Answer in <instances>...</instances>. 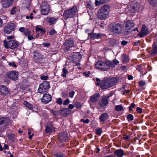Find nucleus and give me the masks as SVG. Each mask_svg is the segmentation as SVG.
<instances>
[{"instance_id":"1","label":"nucleus","mask_w":157,"mask_h":157,"mask_svg":"<svg viewBox=\"0 0 157 157\" xmlns=\"http://www.w3.org/2000/svg\"><path fill=\"white\" fill-rule=\"evenodd\" d=\"M110 10L109 5H104L98 10L97 14V17L101 20H105L109 15Z\"/></svg>"},{"instance_id":"2","label":"nucleus","mask_w":157,"mask_h":157,"mask_svg":"<svg viewBox=\"0 0 157 157\" xmlns=\"http://www.w3.org/2000/svg\"><path fill=\"white\" fill-rule=\"evenodd\" d=\"M109 31L113 35L117 36L121 34L122 31L121 24L116 22L110 23L109 26Z\"/></svg>"},{"instance_id":"3","label":"nucleus","mask_w":157,"mask_h":157,"mask_svg":"<svg viewBox=\"0 0 157 157\" xmlns=\"http://www.w3.org/2000/svg\"><path fill=\"white\" fill-rule=\"evenodd\" d=\"M119 80L117 78H107L105 80L101 81V88L105 90L110 88L118 82Z\"/></svg>"},{"instance_id":"4","label":"nucleus","mask_w":157,"mask_h":157,"mask_svg":"<svg viewBox=\"0 0 157 157\" xmlns=\"http://www.w3.org/2000/svg\"><path fill=\"white\" fill-rule=\"evenodd\" d=\"M95 67L97 69L101 71H106L110 68L108 60L104 61H98L95 64Z\"/></svg>"},{"instance_id":"5","label":"nucleus","mask_w":157,"mask_h":157,"mask_svg":"<svg viewBox=\"0 0 157 157\" xmlns=\"http://www.w3.org/2000/svg\"><path fill=\"white\" fill-rule=\"evenodd\" d=\"M4 43L5 48L12 49L17 48L19 44L18 42L14 40H11L8 42H6V40H4Z\"/></svg>"},{"instance_id":"6","label":"nucleus","mask_w":157,"mask_h":157,"mask_svg":"<svg viewBox=\"0 0 157 157\" xmlns=\"http://www.w3.org/2000/svg\"><path fill=\"white\" fill-rule=\"evenodd\" d=\"M81 59V55L78 52H73L71 54V55L69 56L70 62L76 63L80 62Z\"/></svg>"},{"instance_id":"7","label":"nucleus","mask_w":157,"mask_h":157,"mask_svg":"<svg viewBox=\"0 0 157 157\" xmlns=\"http://www.w3.org/2000/svg\"><path fill=\"white\" fill-rule=\"evenodd\" d=\"M40 9L41 12L43 15H47L50 11L49 6L45 2H42L40 7Z\"/></svg>"},{"instance_id":"8","label":"nucleus","mask_w":157,"mask_h":157,"mask_svg":"<svg viewBox=\"0 0 157 157\" xmlns=\"http://www.w3.org/2000/svg\"><path fill=\"white\" fill-rule=\"evenodd\" d=\"M149 33V32L147 26L144 24L142 25L141 30L137 36L140 38H143L148 35Z\"/></svg>"},{"instance_id":"9","label":"nucleus","mask_w":157,"mask_h":157,"mask_svg":"<svg viewBox=\"0 0 157 157\" xmlns=\"http://www.w3.org/2000/svg\"><path fill=\"white\" fill-rule=\"evenodd\" d=\"M148 52L150 56L154 57L157 55V41L153 42L151 49Z\"/></svg>"},{"instance_id":"10","label":"nucleus","mask_w":157,"mask_h":157,"mask_svg":"<svg viewBox=\"0 0 157 157\" xmlns=\"http://www.w3.org/2000/svg\"><path fill=\"white\" fill-rule=\"evenodd\" d=\"M88 38L93 40L98 39L102 36V34L100 33H94V29L93 30V32L88 33Z\"/></svg>"},{"instance_id":"11","label":"nucleus","mask_w":157,"mask_h":157,"mask_svg":"<svg viewBox=\"0 0 157 157\" xmlns=\"http://www.w3.org/2000/svg\"><path fill=\"white\" fill-rule=\"evenodd\" d=\"M15 25L14 23H11L8 24L4 28V32L7 34H10L14 30Z\"/></svg>"},{"instance_id":"12","label":"nucleus","mask_w":157,"mask_h":157,"mask_svg":"<svg viewBox=\"0 0 157 157\" xmlns=\"http://www.w3.org/2000/svg\"><path fill=\"white\" fill-rule=\"evenodd\" d=\"M9 90L7 87L4 85L0 86V94L2 96H7L9 94Z\"/></svg>"},{"instance_id":"13","label":"nucleus","mask_w":157,"mask_h":157,"mask_svg":"<svg viewBox=\"0 0 157 157\" xmlns=\"http://www.w3.org/2000/svg\"><path fill=\"white\" fill-rule=\"evenodd\" d=\"M7 75L9 78L14 81L17 79L18 75V73L14 71L8 72Z\"/></svg>"},{"instance_id":"14","label":"nucleus","mask_w":157,"mask_h":157,"mask_svg":"<svg viewBox=\"0 0 157 157\" xmlns=\"http://www.w3.org/2000/svg\"><path fill=\"white\" fill-rule=\"evenodd\" d=\"M109 100L108 98L103 96L102 98L99 100L98 104L100 107H104L107 106Z\"/></svg>"},{"instance_id":"15","label":"nucleus","mask_w":157,"mask_h":157,"mask_svg":"<svg viewBox=\"0 0 157 157\" xmlns=\"http://www.w3.org/2000/svg\"><path fill=\"white\" fill-rule=\"evenodd\" d=\"M51 96L49 94H45L43 96L41 99V101L42 103L47 104L51 101Z\"/></svg>"},{"instance_id":"16","label":"nucleus","mask_w":157,"mask_h":157,"mask_svg":"<svg viewBox=\"0 0 157 157\" xmlns=\"http://www.w3.org/2000/svg\"><path fill=\"white\" fill-rule=\"evenodd\" d=\"M100 95L99 93H96L93 94L90 98V101L92 102H96L99 99Z\"/></svg>"},{"instance_id":"17","label":"nucleus","mask_w":157,"mask_h":157,"mask_svg":"<svg viewBox=\"0 0 157 157\" xmlns=\"http://www.w3.org/2000/svg\"><path fill=\"white\" fill-rule=\"evenodd\" d=\"M13 0H2V4L4 8L9 7L13 3Z\"/></svg>"},{"instance_id":"18","label":"nucleus","mask_w":157,"mask_h":157,"mask_svg":"<svg viewBox=\"0 0 157 157\" xmlns=\"http://www.w3.org/2000/svg\"><path fill=\"white\" fill-rule=\"evenodd\" d=\"M109 118L108 114L106 113H104L99 116V119L100 122H104Z\"/></svg>"},{"instance_id":"19","label":"nucleus","mask_w":157,"mask_h":157,"mask_svg":"<svg viewBox=\"0 0 157 157\" xmlns=\"http://www.w3.org/2000/svg\"><path fill=\"white\" fill-rule=\"evenodd\" d=\"M114 154L117 157H122L124 155V152L122 149H119L114 151Z\"/></svg>"},{"instance_id":"20","label":"nucleus","mask_w":157,"mask_h":157,"mask_svg":"<svg viewBox=\"0 0 157 157\" xmlns=\"http://www.w3.org/2000/svg\"><path fill=\"white\" fill-rule=\"evenodd\" d=\"M125 27L129 29H132L135 26V24L131 20H128L124 23Z\"/></svg>"},{"instance_id":"21","label":"nucleus","mask_w":157,"mask_h":157,"mask_svg":"<svg viewBox=\"0 0 157 157\" xmlns=\"http://www.w3.org/2000/svg\"><path fill=\"white\" fill-rule=\"evenodd\" d=\"M77 8L76 6H74L70 9L69 8V18L74 17L76 13Z\"/></svg>"},{"instance_id":"22","label":"nucleus","mask_w":157,"mask_h":157,"mask_svg":"<svg viewBox=\"0 0 157 157\" xmlns=\"http://www.w3.org/2000/svg\"><path fill=\"white\" fill-rule=\"evenodd\" d=\"M57 17H47L46 19L50 25H53L56 23L58 20Z\"/></svg>"},{"instance_id":"23","label":"nucleus","mask_w":157,"mask_h":157,"mask_svg":"<svg viewBox=\"0 0 157 157\" xmlns=\"http://www.w3.org/2000/svg\"><path fill=\"white\" fill-rule=\"evenodd\" d=\"M67 135L65 133H62L59 135V140L62 142L65 141L67 139Z\"/></svg>"},{"instance_id":"24","label":"nucleus","mask_w":157,"mask_h":157,"mask_svg":"<svg viewBox=\"0 0 157 157\" xmlns=\"http://www.w3.org/2000/svg\"><path fill=\"white\" fill-rule=\"evenodd\" d=\"M109 66L110 68L112 69L114 68L116 66L118 65L119 63V61L116 59H114L112 61L109 60Z\"/></svg>"},{"instance_id":"25","label":"nucleus","mask_w":157,"mask_h":157,"mask_svg":"<svg viewBox=\"0 0 157 157\" xmlns=\"http://www.w3.org/2000/svg\"><path fill=\"white\" fill-rule=\"evenodd\" d=\"M121 58L122 62L127 63L129 61V57L126 54H123L121 56Z\"/></svg>"},{"instance_id":"26","label":"nucleus","mask_w":157,"mask_h":157,"mask_svg":"<svg viewBox=\"0 0 157 157\" xmlns=\"http://www.w3.org/2000/svg\"><path fill=\"white\" fill-rule=\"evenodd\" d=\"M10 123L9 119L6 117L0 118V124H7Z\"/></svg>"},{"instance_id":"27","label":"nucleus","mask_w":157,"mask_h":157,"mask_svg":"<svg viewBox=\"0 0 157 157\" xmlns=\"http://www.w3.org/2000/svg\"><path fill=\"white\" fill-rule=\"evenodd\" d=\"M35 30L36 33H39L43 35L44 34L46 31L44 28H42L39 25L36 26Z\"/></svg>"},{"instance_id":"28","label":"nucleus","mask_w":157,"mask_h":157,"mask_svg":"<svg viewBox=\"0 0 157 157\" xmlns=\"http://www.w3.org/2000/svg\"><path fill=\"white\" fill-rule=\"evenodd\" d=\"M40 86H41L44 89L47 91L48 89L50 88L49 83L48 82L44 81L41 84Z\"/></svg>"},{"instance_id":"29","label":"nucleus","mask_w":157,"mask_h":157,"mask_svg":"<svg viewBox=\"0 0 157 157\" xmlns=\"http://www.w3.org/2000/svg\"><path fill=\"white\" fill-rule=\"evenodd\" d=\"M61 114L64 116H67L69 114V109L67 108H64L60 110Z\"/></svg>"},{"instance_id":"30","label":"nucleus","mask_w":157,"mask_h":157,"mask_svg":"<svg viewBox=\"0 0 157 157\" xmlns=\"http://www.w3.org/2000/svg\"><path fill=\"white\" fill-rule=\"evenodd\" d=\"M24 105L29 110H32L33 109V106L29 103L25 101L23 102Z\"/></svg>"},{"instance_id":"31","label":"nucleus","mask_w":157,"mask_h":157,"mask_svg":"<svg viewBox=\"0 0 157 157\" xmlns=\"http://www.w3.org/2000/svg\"><path fill=\"white\" fill-rule=\"evenodd\" d=\"M150 5L153 8L156 6L157 5V0H148Z\"/></svg>"},{"instance_id":"32","label":"nucleus","mask_w":157,"mask_h":157,"mask_svg":"<svg viewBox=\"0 0 157 157\" xmlns=\"http://www.w3.org/2000/svg\"><path fill=\"white\" fill-rule=\"evenodd\" d=\"M140 5L139 3L136 1H133L132 2V7L134 6L135 8L138 9L140 7Z\"/></svg>"},{"instance_id":"33","label":"nucleus","mask_w":157,"mask_h":157,"mask_svg":"<svg viewBox=\"0 0 157 157\" xmlns=\"http://www.w3.org/2000/svg\"><path fill=\"white\" fill-rule=\"evenodd\" d=\"M114 109L117 111L119 112L123 110L124 108L121 105H117L115 107Z\"/></svg>"},{"instance_id":"34","label":"nucleus","mask_w":157,"mask_h":157,"mask_svg":"<svg viewBox=\"0 0 157 157\" xmlns=\"http://www.w3.org/2000/svg\"><path fill=\"white\" fill-rule=\"evenodd\" d=\"M38 91L39 93L41 94L46 93L47 92V91L44 89L43 87H42L41 86H40L38 90Z\"/></svg>"},{"instance_id":"35","label":"nucleus","mask_w":157,"mask_h":157,"mask_svg":"<svg viewBox=\"0 0 157 157\" xmlns=\"http://www.w3.org/2000/svg\"><path fill=\"white\" fill-rule=\"evenodd\" d=\"M63 16L64 18L67 20L69 17V10H65L63 14Z\"/></svg>"},{"instance_id":"36","label":"nucleus","mask_w":157,"mask_h":157,"mask_svg":"<svg viewBox=\"0 0 157 157\" xmlns=\"http://www.w3.org/2000/svg\"><path fill=\"white\" fill-rule=\"evenodd\" d=\"M132 29H129L128 28H125L124 31V34L126 35L129 34L131 33V32H132Z\"/></svg>"},{"instance_id":"37","label":"nucleus","mask_w":157,"mask_h":157,"mask_svg":"<svg viewBox=\"0 0 157 157\" xmlns=\"http://www.w3.org/2000/svg\"><path fill=\"white\" fill-rule=\"evenodd\" d=\"M138 86L140 87H142L144 86L146 84L145 81L143 80H140L138 82Z\"/></svg>"},{"instance_id":"38","label":"nucleus","mask_w":157,"mask_h":157,"mask_svg":"<svg viewBox=\"0 0 157 157\" xmlns=\"http://www.w3.org/2000/svg\"><path fill=\"white\" fill-rule=\"evenodd\" d=\"M147 71L146 68L145 67V65L144 66L143 68H142V70L140 71V73L141 75H146Z\"/></svg>"},{"instance_id":"39","label":"nucleus","mask_w":157,"mask_h":157,"mask_svg":"<svg viewBox=\"0 0 157 157\" xmlns=\"http://www.w3.org/2000/svg\"><path fill=\"white\" fill-rule=\"evenodd\" d=\"M102 132V130L100 128L96 129L95 132V133L98 135H100L101 134Z\"/></svg>"},{"instance_id":"40","label":"nucleus","mask_w":157,"mask_h":157,"mask_svg":"<svg viewBox=\"0 0 157 157\" xmlns=\"http://www.w3.org/2000/svg\"><path fill=\"white\" fill-rule=\"evenodd\" d=\"M68 92V90L64 91L62 93V97L64 98H67Z\"/></svg>"},{"instance_id":"41","label":"nucleus","mask_w":157,"mask_h":157,"mask_svg":"<svg viewBox=\"0 0 157 157\" xmlns=\"http://www.w3.org/2000/svg\"><path fill=\"white\" fill-rule=\"evenodd\" d=\"M144 66L145 65L141 64L138 65L136 67V69L140 72Z\"/></svg>"},{"instance_id":"42","label":"nucleus","mask_w":157,"mask_h":157,"mask_svg":"<svg viewBox=\"0 0 157 157\" xmlns=\"http://www.w3.org/2000/svg\"><path fill=\"white\" fill-rule=\"evenodd\" d=\"M127 119L128 120L132 121L134 119V117L132 114H128L127 116Z\"/></svg>"},{"instance_id":"43","label":"nucleus","mask_w":157,"mask_h":157,"mask_svg":"<svg viewBox=\"0 0 157 157\" xmlns=\"http://www.w3.org/2000/svg\"><path fill=\"white\" fill-rule=\"evenodd\" d=\"M17 10V7L16 6L13 7L10 10L11 14L12 15L16 13Z\"/></svg>"},{"instance_id":"44","label":"nucleus","mask_w":157,"mask_h":157,"mask_svg":"<svg viewBox=\"0 0 157 157\" xmlns=\"http://www.w3.org/2000/svg\"><path fill=\"white\" fill-rule=\"evenodd\" d=\"M57 33V32L54 29H51L49 32V34L51 35H54Z\"/></svg>"},{"instance_id":"45","label":"nucleus","mask_w":157,"mask_h":157,"mask_svg":"<svg viewBox=\"0 0 157 157\" xmlns=\"http://www.w3.org/2000/svg\"><path fill=\"white\" fill-rule=\"evenodd\" d=\"M67 73V70L65 68H64L63 70L62 73L61 74V76L63 77H65L66 76V75Z\"/></svg>"},{"instance_id":"46","label":"nucleus","mask_w":157,"mask_h":157,"mask_svg":"<svg viewBox=\"0 0 157 157\" xmlns=\"http://www.w3.org/2000/svg\"><path fill=\"white\" fill-rule=\"evenodd\" d=\"M81 104L79 102H77L75 103V106L76 109H80L82 107Z\"/></svg>"},{"instance_id":"47","label":"nucleus","mask_w":157,"mask_h":157,"mask_svg":"<svg viewBox=\"0 0 157 157\" xmlns=\"http://www.w3.org/2000/svg\"><path fill=\"white\" fill-rule=\"evenodd\" d=\"M6 124H0V132H2L5 130Z\"/></svg>"},{"instance_id":"48","label":"nucleus","mask_w":157,"mask_h":157,"mask_svg":"<svg viewBox=\"0 0 157 157\" xmlns=\"http://www.w3.org/2000/svg\"><path fill=\"white\" fill-rule=\"evenodd\" d=\"M31 32L30 30L28 29H25V30L24 32V34L26 36H28L30 34Z\"/></svg>"},{"instance_id":"49","label":"nucleus","mask_w":157,"mask_h":157,"mask_svg":"<svg viewBox=\"0 0 157 157\" xmlns=\"http://www.w3.org/2000/svg\"><path fill=\"white\" fill-rule=\"evenodd\" d=\"M74 47V41L73 40L69 39V48Z\"/></svg>"},{"instance_id":"50","label":"nucleus","mask_w":157,"mask_h":157,"mask_svg":"<svg viewBox=\"0 0 157 157\" xmlns=\"http://www.w3.org/2000/svg\"><path fill=\"white\" fill-rule=\"evenodd\" d=\"M137 9L135 8V7L133 6L132 7V8L130 10V12L133 13H136Z\"/></svg>"},{"instance_id":"51","label":"nucleus","mask_w":157,"mask_h":157,"mask_svg":"<svg viewBox=\"0 0 157 157\" xmlns=\"http://www.w3.org/2000/svg\"><path fill=\"white\" fill-rule=\"evenodd\" d=\"M50 112L51 113L55 115H57L59 114V112L56 110H53L51 109L50 110Z\"/></svg>"},{"instance_id":"52","label":"nucleus","mask_w":157,"mask_h":157,"mask_svg":"<svg viewBox=\"0 0 157 157\" xmlns=\"http://www.w3.org/2000/svg\"><path fill=\"white\" fill-rule=\"evenodd\" d=\"M135 106V105L134 103H132L130 106L128 107L129 111H131L132 110V109L134 108Z\"/></svg>"},{"instance_id":"53","label":"nucleus","mask_w":157,"mask_h":157,"mask_svg":"<svg viewBox=\"0 0 157 157\" xmlns=\"http://www.w3.org/2000/svg\"><path fill=\"white\" fill-rule=\"evenodd\" d=\"M80 121L81 122H83V123L88 124L90 122V120L89 119L84 120L83 119H82L80 120Z\"/></svg>"},{"instance_id":"54","label":"nucleus","mask_w":157,"mask_h":157,"mask_svg":"<svg viewBox=\"0 0 157 157\" xmlns=\"http://www.w3.org/2000/svg\"><path fill=\"white\" fill-rule=\"evenodd\" d=\"M56 102L59 105H61L62 104V100L61 98H58L57 99Z\"/></svg>"},{"instance_id":"55","label":"nucleus","mask_w":157,"mask_h":157,"mask_svg":"<svg viewBox=\"0 0 157 157\" xmlns=\"http://www.w3.org/2000/svg\"><path fill=\"white\" fill-rule=\"evenodd\" d=\"M101 3H102L99 0V1L98 0H95V6H99Z\"/></svg>"},{"instance_id":"56","label":"nucleus","mask_w":157,"mask_h":157,"mask_svg":"<svg viewBox=\"0 0 157 157\" xmlns=\"http://www.w3.org/2000/svg\"><path fill=\"white\" fill-rule=\"evenodd\" d=\"M90 74V71H88L87 72L84 71L83 73V75L84 76H85L86 77H89V75Z\"/></svg>"},{"instance_id":"57","label":"nucleus","mask_w":157,"mask_h":157,"mask_svg":"<svg viewBox=\"0 0 157 157\" xmlns=\"http://www.w3.org/2000/svg\"><path fill=\"white\" fill-rule=\"evenodd\" d=\"M75 94V92L74 91H71L69 92V97L73 98Z\"/></svg>"},{"instance_id":"58","label":"nucleus","mask_w":157,"mask_h":157,"mask_svg":"<svg viewBox=\"0 0 157 157\" xmlns=\"http://www.w3.org/2000/svg\"><path fill=\"white\" fill-rule=\"evenodd\" d=\"M45 132L46 133H50L51 132L50 128L49 127H46L45 129Z\"/></svg>"},{"instance_id":"59","label":"nucleus","mask_w":157,"mask_h":157,"mask_svg":"<svg viewBox=\"0 0 157 157\" xmlns=\"http://www.w3.org/2000/svg\"><path fill=\"white\" fill-rule=\"evenodd\" d=\"M140 43V40H137L134 42L133 43V45L134 46H138L139 45V44Z\"/></svg>"},{"instance_id":"60","label":"nucleus","mask_w":157,"mask_h":157,"mask_svg":"<svg viewBox=\"0 0 157 157\" xmlns=\"http://www.w3.org/2000/svg\"><path fill=\"white\" fill-rule=\"evenodd\" d=\"M142 109L140 107H138L136 109V111L139 113H142Z\"/></svg>"},{"instance_id":"61","label":"nucleus","mask_w":157,"mask_h":157,"mask_svg":"<svg viewBox=\"0 0 157 157\" xmlns=\"http://www.w3.org/2000/svg\"><path fill=\"white\" fill-rule=\"evenodd\" d=\"M9 64V65L11 66H13L14 67H17V65L15 64L14 62H10Z\"/></svg>"},{"instance_id":"62","label":"nucleus","mask_w":157,"mask_h":157,"mask_svg":"<svg viewBox=\"0 0 157 157\" xmlns=\"http://www.w3.org/2000/svg\"><path fill=\"white\" fill-rule=\"evenodd\" d=\"M42 44L44 46L46 47H48L50 45V44L48 43H43Z\"/></svg>"},{"instance_id":"63","label":"nucleus","mask_w":157,"mask_h":157,"mask_svg":"<svg viewBox=\"0 0 157 157\" xmlns=\"http://www.w3.org/2000/svg\"><path fill=\"white\" fill-rule=\"evenodd\" d=\"M48 77L47 76H42L40 77V78L42 80H46L47 79Z\"/></svg>"},{"instance_id":"64","label":"nucleus","mask_w":157,"mask_h":157,"mask_svg":"<svg viewBox=\"0 0 157 157\" xmlns=\"http://www.w3.org/2000/svg\"><path fill=\"white\" fill-rule=\"evenodd\" d=\"M128 43V41L126 40H122L121 42V45L123 46H124Z\"/></svg>"}]
</instances>
